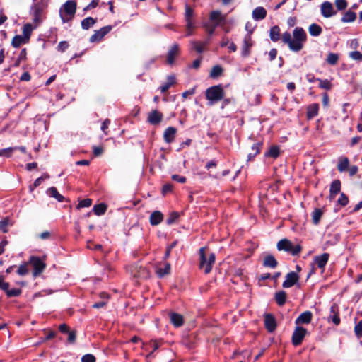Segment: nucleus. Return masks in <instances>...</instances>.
I'll list each match as a JSON object with an SVG mask.
<instances>
[{
    "instance_id": "72a5a7b5",
    "label": "nucleus",
    "mask_w": 362,
    "mask_h": 362,
    "mask_svg": "<svg viewBox=\"0 0 362 362\" xmlns=\"http://www.w3.org/2000/svg\"><path fill=\"white\" fill-rule=\"evenodd\" d=\"M170 270V265L169 263H166L165 264L164 268L157 267L156 269V273L160 278L163 277L164 276L168 274Z\"/></svg>"
},
{
    "instance_id": "4c0bfd02",
    "label": "nucleus",
    "mask_w": 362,
    "mask_h": 362,
    "mask_svg": "<svg viewBox=\"0 0 362 362\" xmlns=\"http://www.w3.org/2000/svg\"><path fill=\"white\" fill-rule=\"evenodd\" d=\"M47 192L50 197L55 198L57 201H59V202L64 201V197L58 192L56 187H50L48 189Z\"/></svg>"
},
{
    "instance_id": "f03ea898",
    "label": "nucleus",
    "mask_w": 362,
    "mask_h": 362,
    "mask_svg": "<svg viewBox=\"0 0 362 362\" xmlns=\"http://www.w3.org/2000/svg\"><path fill=\"white\" fill-rule=\"evenodd\" d=\"M76 8V0H68L59 9V16L64 23L71 21L74 18Z\"/></svg>"
},
{
    "instance_id": "2eb2a0df",
    "label": "nucleus",
    "mask_w": 362,
    "mask_h": 362,
    "mask_svg": "<svg viewBox=\"0 0 362 362\" xmlns=\"http://www.w3.org/2000/svg\"><path fill=\"white\" fill-rule=\"evenodd\" d=\"M194 11L188 5L185 6V18L186 21V27L187 30L194 29V25L192 20Z\"/></svg>"
},
{
    "instance_id": "423d86ee",
    "label": "nucleus",
    "mask_w": 362,
    "mask_h": 362,
    "mask_svg": "<svg viewBox=\"0 0 362 362\" xmlns=\"http://www.w3.org/2000/svg\"><path fill=\"white\" fill-rule=\"evenodd\" d=\"M276 247L278 250L287 252L293 256L299 255L302 250V247L300 245H293L291 240L286 238L279 241Z\"/></svg>"
},
{
    "instance_id": "37998d69",
    "label": "nucleus",
    "mask_w": 362,
    "mask_h": 362,
    "mask_svg": "<svg viewBox=\"0 0 362 362\" xmlns=\"http://www.w3.org/2000/svg\"><path fill=\"white\" fill-rule=\"evenodd\" d=\"M279 148L276 146H273L265 155L273 158H276L279 156Z\"/></svg>"
},
{
    "instance_id": "c03bdc74",
    "label": "nucleus",
    "mask_w": 362,
    "mask_h": 362,
    "mask_svg": "<svg viewBox=\"0 0 362 362\" xmlns=\"http://www.w3.org/2000/svg\"><path fill=\"white\" fill-rule=\"evenodd\" d=\"M222 72H223L222 67L219 65H216L212 68L211 73H210V76L213 78H217L221 75Z\"/></svg>"
},
{
    "instance_id": "5fc2aeb1",
    "label": "nucleus",
    "mask_w": 362,
    "mask_h": 362,
    "mask_svg": "<svg viewBox=\"0 0 362 362\" xmlns=\"http://www.w3.org/2000/svg\"><path fill=\"white\" fill-rule=\"evenodd\" d=\"M21 293V290L19 288L8 289L6 293L8 297H16L18 296Z\"/></svg>"
},
{
    "instance_id": "ea45409f",
    "label": "nucleus",
    "mask_w": 362,
    "mask_h": 362,
    "mask_svg": "<svg viewBox=\"0 0 362 362\" xmlns=\"http://www.w3.org/2000/svg\"><path fill=\"white\" fill-rule=\"evenodd\" d=\"M262 147V144L258 142L255 144L252 147V152L248 154V160H250L257 155Z\"/></svg>"
},
{
    "instance_id": "864d4df0",
    "label": "nucleus",
    "mask_w": 362,
    "mask_h": 362,
    "mask_svg": "<svg viewBox=\"0 0 362 362\" xmlns=\"http://www.w3.org/2000/svg\"><path fill=\"white\" fill-rule=\"evenodd\" d=\"M92 204V200L90 199H84L79 202L77 205V209L89 207Z\"/></svg>"
},
{
    "instance_id": "7c9ffc66",
    "label": "nucleus",
    "mask_w": 362,
    "mask_h": 362,
    "mask_svg": "<svg viewBox=\"0 0 362 362\" xmlns=\"http://www.w3.org/2000/svg\"><path fill=\"white\" fill-rule=\"evenodd\" d=\"M269 37L273 42H277L280 39V28L279 26H273L269 31Z\"/></svg>"
},
{
    "instance_id": "49530a36",
    "label": "nucleus",
    "mask_w": 362,
    "mask_h": 362,
    "mask_svg": "<svg viewBox=\"0 0 362 362\" xmlns=\"http://www.w3.org/2000/svg\"><path fill=\"white\" fill-rule=\"evenodd\" d=\"M49 176L48 174L47 173H45L43 175H42L41 177H38L37 179H36L33 183V185L32 186H30V190L32 192L33 191V189L35 188H36L37 187H38L39 185H41V183L42 182V181L45 180V179H47L49 178Z\"/></svg>"
},
{
    "instance_id": "1a4fd4ad",
    "label": "nucleus",
    "mask_w": 362,
    "mask_h": 362,
    "mask_svg": "<svg viewBox=\"0 0 362 362\" xmlns=\"http://www.w3.org/2000/svg\"><path fill=\"white\" fill-rule=\"evenodd\" d=\"M112 29V25H107L101 28L98 30H95L90 37V42H100L107 33Z\"/></svg>"
},
{
    "instance_id": "680f3d73",
    "label": "nucleus",
    "mask_w": 362,
    "mask_h": 362,
    "mask_svg": "<svg viewBox=\"0 0 362 362\" xmlns=\"http://www.w3.org/2000/svg\"><path fill=\"white\" fill-rule=\"evenodd\" d=\"M67 333H68V341L71 344H74L76 341V331H69Z\"/></svg>"
},
{
    "instance_id": "a18cd8bd",
    "label": "nucleus",
    "mask_w": 362,
    "mask_h": 362,
    "mask_svg": "<svg viewBox=\"0 0 362 362\" xmlns=\"http://www.w3.org/2000/svg\"><path fill=\"white\" fill-rule=\"evenodd\" d=\"M317 81H319V87L322 89L325 90H330L332 88L331 82L327 79H320L317 78Z\"/></svg>"
},
{
    "instance_id": "5701e85b",
    "label": "nucleus",
    "mask_w": 362,
    "mask_h": 362,
    "mask_svg": "<svg viewBox=\"0 0 362 362\" xmlns=\"http://www.w3.org/2000/svg\"><path fill=\"white\" fill-rule=\"evenodd\" d=\"M267 16V11L262 6L257 7L252 11V18L255 21L264 19Z\"/></svg>"
},
{
    "instance_id": "f8f14e48",
    "label": "nucleus",
    "mask_w": 362,
    "mask_h": 362,
    "mask_svg": "<svg viewBox=\"0 0 362 362\" xmlns=\"http://www.w3.org/2000/svg\"><path fill=\"white\" fill-rule=\"evenodd\" d=\"M264 317L265 328L269 332H273L276 328L275 317L270 313H266Z\"/></svg>"
},
{
    "instance_id": "39448f33",
    "label": "nucleus",
    "mask_w": 362,
    "mask_h": 362,
    "mask_svg": "<svg viewBox=\"0 0 362 362\" xmlns=\"http://www.w3.org/2000/svg\"><path fill=\"white\" fill-rule=\"evenodd\" d=\"M205 252V247H201L199 249V268L204 269L205 274H209L212 269L216 256L215 254L212 252L207 256Z\"/></svg>"
},
{
    "instance_id": "bb28decb",
    "label": "nucleus",
    "mask_w": 362,
    "mask_h": 362,
    "mask_svg": "<svg viewBox=\"0 0 362 362\" xmlns=\"http://www.w3.org/2000/svg\"><path fill=\"white\" fill-rule=\"evenodd\" d=\"M170 322L176 327L183 325L184 320L182 315L178 313H173L170 314Z\"/></svg>"
},
{
    "instance_id": "bf43d9fd",
    "label": "nucleus",
    "mask_w": 362,
    "mask_h": 362,
    "mask_svg": "<svg viewBox=\"0 0 362 362\" xmlns=\"http://www.w3.org/2000/svg\"><path fill=\"white\" fill-rule=\"evenodd\" d=\"M95 357L93 354H85L81 358V362H95Z\"/></svg>"
},
{
    "instance_id": "3c124183",
    "label": "nucleus",
    "mask_w": 362,
    "mask_h": 362,
    "mask_svg": "<svg viewBox=\"0 0 362 362\" xmlns=\"http://www.w3.org/2000/svg\"><path fill=\"white\" fill-rule=\"evenodd\" d=\"M334 4L339 11L345 10L348 6L346 0H335Z\"/></svg>"
},
{
    "instance_id": "c9c22d12",
    "label": "nucleus",
    "mask_w": 362,
    "mask_h": 362,
    "mask_svg": "<svg viewBox=\"0 0 362 362\" xmlns=\"http://www.w3.org/2000/svg\"><path fill=\"white\" fill-rule=\"evenodd\" d=\"M106 210L107 206L103 203L96 204L93 208L94 214L97 216L103 215L105 213Z\"/></svg>"
},
{
    "instance_id": "c85d7f7f",
    "label": "nucleus",
    "mask_w": 362,
    "mask_h": 362,
    "mask_svg": "<svg viewBox=\"0 0 362 362\" xmlns=\"http://www.w3.org/2000/svg\"><path fill=\"white\" fill-rule=\"evenodd\" d=\"M175 83V76L174 75L168 76L167 81L164 83L160 87L161 93L166 92L173 84Z\"/></svg>"
},
{
    "instance_id": "f3484780",
    "label": "nucleus",
    "mask_w": 362,
    "mask_h": 362,
    "mask_svg": "<svg viewBox=\"0 0 362 362\" xmlns=\"http://www.w3.org/2000/svg\"><path fill=\"white\" fill-rule=\"evenodd\" d=\"M313 317V314L310 311H305L302 313L295 320V323L297 326L303 324H309Z\"/></svg>"
},
{
    "instance_id": "de8ad7c7",
    "label": "nucleus",
    "mask_w": 362,
    "mask_h": 362,
    "mask_svg": "<svg viewBox=\"0 0 362 362\" xmlns=\"http://www.w3.org/2000/svg\"><path fill=\"white\" fill-rule=\"evenodd\" d=\"M339 60V55L335 53H329L327 57V62L330 65H335Z\"/></svg>"
},
{
    "instance_id": "ddd939ff",
    "label": "nucleus",
    "mask_w": 362,
    "mask_h": 362,
    "mask_svg": "<svg viewBox=\"0 0 362 362\" xmlns=\"http://www.w3.org/2000/svg\"><path fill=\"white\" fill-rule=\"evenodd\" d=\"M328 321L332 322L335 325H339L340 324L341 320L339 317V307L335 303H334L330 308V313L328 317Z\"/></svg>"
},
{
    "instance_id": "79ce46f5",
    "label": "nucleus",
    "mask_w": 362,
    "mask_h": 362,
    "mask_svg": "<svg viewBox=\"0 0 362 362\" xmlns=\"http://www.w3.org/2000/svg\"><path fill=\"white\" fill-rule=\"evenodd\" d=\"M191 43L192 45L193 49H194L198 53H202L203 52L204 48L207 42L192 41Z\"/></svg>"
},
{
    "instance_id": "2f4dec72",
    "label": "nucleus",
    "mask_w": 362,
    "mask_h": 362,
    "mask_svg": "<svg viewBox=\"0 0 362 362\" xmlns=\"http://www.w3.org/2000/svg\"><path fill=\"white\" fill-rule=\"evenodd\" d=\"M28 42L26 38L23 35H16L11 42V45L14 47H19L21 45L25 44Z\"/></svg>"
},
{
    "instance_id": "a878e982",
    "label": "nucleus",
    "mask_w": 362,
    "mask_h": 362,
    "mask_svg": "<svg viewBox=\"0 0 362 362\" xmlns=\"http://www.w3.org/2000/svg\"><path fill=\"white\" fill-rule=\"evenodd\" d=\"M278 262L272 255H267L264 259L263 265L266 267L274 269L276 267Z\"/></svg>"
},
{
    "instance_id": "e433bc0d",
    "label": "nucleus",
    "mask_w": 362,
    "mask_h": 362,
    "mask_svg": "<svg viewBox=\"0 0 362 362\" xmlns=\"http://www.w3.org/2000/svg\"><path fill=\"white\" fill-rule=\"evenodd\" d=\"M34 28H35V26L33 27L30 23H26L23 25V36L28 41Z\"/></svg>"
},
{
    "instance_id": "58836bf2",
    "label": "nucleus",
    "mask_w": 362,
    "mask_h": 362,
    "mask_svg": "<svg viewBox=\"0 0 362 362\" xmlns=\"http://www.w3.org/2000/svg\"><path fill=\"white\" fill-rule=\"evenodd\" d=\"M322 211L320 209H315L312 213V221L315 225H317L320 223L321 217L322 216Z\"/></svg>"
},
{
    "instance_id": "8fccbe9b",
    "label": "nucleus",
    "mask_w": 362,
    "mask_h": 362,
    "mask_svg": "<svg viewBox=\"0 0 362 362\" xmlns=\"http://www.w3.org/2000/svg\"><path fill=\"white\" fill-rule=\"evenodd\" d=\"M28 262L26 263H24L23 264H21L17 270L18 274L20 276H25L27 274H28Z\"/></svg>"
},
{
    "instance_id": "603ef678",
    "label": "nucleus",
    "mask_w": 362,
    "mask_h": 362,
    "mask_svg": "<svg viewBox=\"0 0 362 362\" xmlns=\"http://www.w3.org/2000/svg\"><path fill=\"white\" fill-rule=\"evenodd\" d=\"M337 203L342 206H345L349 203V198L344 193H341L337 200Z\"/></svg>"
},
{
    "instance_id": "0eeeda50",
    "label": "nucleus",
    "mask_w": 362,
    "mask_h": 362,
    "mask_svg": "<svg viewBox=\"0 0 362 362\" xmlns=\"http://www.w3.org/2000/svg\"><path fill=\"white\" fill-rule=\"evenodd\" d=\"M28 263L33 267L34 277L39 276L45 269L46 264L45 262L36 256H31L29 259Z\"/></svg>"
},
{
    "instance_id": "393cba45",
    "label": "nucleus",
    "mask_w": 362,
    "mask_h": 362,
    "mask_svg": "<svg viewBox=\"0 0 362 362\" xmlns=\"http://www.w3.org/2000/svg\"><path fill=\"white\" fill-rule=\"evenodd\" d=\"M341 185V181L339 180H334L332 181L329 188V193L332 197H335L340 192Z\"/></svg>"
},
{
    "instance_id": "b1692460",
    "label": "nucleus",
    "mask_w": 362,
    "mask_h": 362,
    "mask_svg": "<svg viewBox=\"0 0 362 362\" xmlns=\"http://www.w3.org/2000/svg\"><path fill=\"white\" fill-rule=\"evenodd\" d=\"M163 219V214L159 211H155L150 216V223L152 226H157L162 222Z\"/></svg>"
},
{
    "instance_id": "338daca9",
    "label": "nucleus",
    "mask_w": 362,
    "mask_h": 362,
    "mask_svg": "<svg viewBox=\"0 0 362 362\" xmlns=\"http://www.w3.org/2000/svg\"><path fill=\"white\" fill-rule=\"evenodd\" d=\"M172 180L180 183H185L186 182V177L178 175H172Z\"/></svg>"
},
{
    "instance_id": "6e6552de",
    "label": "nucleus",
    "mask_w": 362,
    "mask_h": 362,
    "mask_svg": "<svg viewBox=\"0 0 362 362\" xmlns=\"http://www.w3.org/2000/svg\"><path fill=\"white\" fill-rule=\"evenodd\" d=\"M307 334V329L303 327L297 326L292 334V343L295 346L300 345Z\"/></svg>"
},
{
    "instance_id": "69168bd1",
    "label": "nucleus",
    "mask_w": 362,
    "mask_h": 362,
    "mask_svg": "<svg viewBox=\"0 0 362 362\" xmlns=\"http://www.w3.org/2000/svg\"><path fill=\"white\" fill-rule=\"evenodd\" d=\"M8 223V221L7 219H4L0 221V230H2L3 233L8 232V228H7Z\"/></svg>"
},
{
    "instance_id": "6e6d98bb",
    "label": "nucleus",
    "mask_w": 362,
    "mask_h": 362,
    "mask_svg": "<svg viewBox=\"0 0 362 362\" xmlns=\"http://www.w3.org/2000/svg\"><path fill=\"white\" fill-rule=\"evenodd\" d=\"M218 25H216V24L214 23L212 24H205L204 25V27L206 28V32L208 33V34L209 35H211L214 34L216 28L218 27Z\"/></svg>"
},
{
    "instance_id": "473e14b6",
    "label": "nucleus",
    "mask_w": 362,
    "mask_h": 362,
    "mask_svg": "<svg viewBox=\"0 0 362 362\" xmlns=\"http://www.w3.org/2000/svg\"><path fill=\"white\" fill-rule=\"evenodd\" d=\"M275 300L276 303L282 306L285 304L286 300V293L284 291H280L279 292H276L275 294Z\"/></svg>"
},
{
    "instance_id": "9d476101",
    "label": "nucleus",
    "mask_w": 362,
    "mask_h": 362,
    "mask_svg": "<svg viewBox=\"0 0 362 362\" xmlns=\"http://www.w3.org/2000/svg\"><path fill=\"white\" fill-rule=\"evenodd\" d=\"M253 46L251 35L247 33L245 35L241 47V55L243 57H247L250 54V49Z\"/></svg>"
},
{
    "instance_id": "aec40b11",
    "label": "nucleus",
    "mask_w": 362,
    "mask_h": 362,
    "mask_svg": "<svg viewBox=\"0 0 362 362\" xmlns=\"http://www.w3.org/2000/svg\"><path fill=\"white\" fill-rule=\"evenodd\" d=\"M179 51L180 49L178 44H174L170 48V49L168 51L167 56V62L169 64L171 65L174 63L175 58L178 54Z\"/></svg>"
},
{
    "instance_id": "20e7f679",
    "label": "nucleus",
    "mask_w": 362,
    "mask_h": 362,
    "mask_svg": "<svg viewBox=\"0 0 362 362\" xmlns=\"http://www.w3.org/2000/svg\"><path fill=\"white\" fill-rule=\"evenodd\" d=\"M205 95L208 100V105H213L223 99L225 93L222 86L217 85L208 88L206 90Z\"/></svg>"
},
{
    "instance_id": "dca6fc26",
    "label": "nucleus",
    "mask_w": 362,
    "mask_h": 362,
    "mask_svg": "<svg viewBox=\"0 0 362 362\" xmlns=\"http://www.w3.org/2000/svg\"><path fill=\"white\" fill-rule=\"evenodd\" d=\"M329 258V254L323 253L320 255H317L314 257V263L317 266L318 268L324 270L327 265Z\"/></svg>"
},
{
    "instance_id": "f704fd0d",
    "label": "nucleus",
    "mask_w": 362,
    "mask_h": 362,
    "mask_svg": "<svg viewBox=\"0 0 362 362\" xmlns=\"http://www.w3.org/2000/svg\"><path fill=\"white\" fill-rule=\"evenodd\" d=\"M96 23V20L92 17H87L81 21V27L83 30H88Z\"/></svg>"
},
{
    "instance_id": "4d7b16f0",
    "label": "nucleus",
    "mask_w": 362,
    "mask_h": 362,
    "mask_svg": "<svg viewBox=\"0 0 362 362\" xmlns=\"http://www.w3.org/2000/svg\"><path fill=\"white\" fill-rule=\"evenodd\" d=\"M354 332L357 337H362V320L356 325L354 327Z\"/></svg>"
},
{
    "instance_id": "052dcab7",
    "label": "nucleus",
    "mask_w": 362,
    "mask_h": 362,
    "mask_svg": "<svg viewBox=\"0 0 362 362\" xmlns=\"http://www.w3.org/2000/svg\"><path fill=\"white\" fill-rule=\"evenodd\" d=\"M179 218V214L177 212H173L170 214L169 218L167 219V223L168 225L174 223Z\"/></svg>"
},
{
    "instance_id": "7ed1b4c3",
    "label": "nucleus",
    "mask_w": 362,
    "mask_h": 362,
    "mask_svg": "<svg viewBox=\"0 0 362 362\" xmlns=\"http://www.w3.org/2000/svg\"><path fill=\"white\" fill-rule=\"evenodd\" d=\"M45 7L46 3L39 2L37 0H33V4L30 8V14L32 16L35 28H37L43 21Z\"/></svg>"
},
{
    "instance_id": "e2e57ef3",
    "label": "nucleus",
    "mask_w": 362,
    "mask_h": 362,
    "mask_svg": "<svg viewBox=\"0 0 362 362\" xmlns=\"http://www.w3.org/2000/svg\"><path fill=\"white\" fill-rule=\"evenodd\" d=\"M99 1L100 0H92L90 3L83 8V11H87L90 9L95 8L98 5Z\"/></svg>"
},
{
    "instance_id": "cd10ccee",
    "label": "nucleus",
    "mask_w": 362,
    "mask_h": 362,
    "mask_svg": "<svg viewBox=\"0 0 362 362\" xmlns=\"http://www.w3.org/2000/svg\"><path fill=\"white\" fill-rule=\"evenodd\" d=\"M308 32L311 36L318 37L321 35L322 28L317 23H312L308 27Z\"/></svg>"
},
{
    "instance_id": "c756f323",
    "label": "nucleus",
    "mask_w": 362,
    "mask_h": 362,
    "mask_svg": "<svg viewBox=\"0 0 362 362\" xmlns=\"http://www.w3.org/2000/svg\"><path fill=\"white\" fill-rule=\"evenodd\" d=\"M356 19V13L351 11H347L341 18L343 23H352Z\"/></svg>"
},
{
    "instance_id": "13d9d810",
    "label": "nucleus",
    "mask_w": 362,
    "mask_h": 362,
    "mask_svg": "<svg viewBox=\"0 0 362 362\" xmlns=\"http://www.w3.org/2000/svg\"><path fill=\"white\" fill-rule=\"evenodd\" d=\"M349 56L354 60L362 61V54L358 51L351 52Z\"/></svg>"
},
{
    "instance_id": "6ab92c4d",
    "label": "nucleus",
    "mask_w": 362,
    "mask_h": 362,
    "mask_svg": "<svg viewBox=\"0 0 362 362\" xmlns=\"http://www.w3.org/2000/svg\"><path fill=\"white\" fill-rule=\"evenodd\" d=\"M176 132V128L173 127H168L163 133L164 141L168 144L172 143L175 139Z\"/></svg>"
},
{
    "instance_id": "412c9836",
    "label": "nucleus",
    "mask_w": 362,
    "mask_h": 362,
    "mask_svg": "<svg viewBox=\"0 0 362 362\" xmlns=\"http://www.w3.org/2000/svg\"><path fill=\"white\" fill-rule=\"evenodd\" d=\"M319 104L313 103L308 106L306 116L308 119H311L318 115L319 112Z\"/></svg>"
},
{
    "instance_id": "774afa93",
    "label": "nucleus",
    "mask_w": 362,
    "mask_h": 362,
    "mask_svg": "<svg viewBox=\"0 0 362 362\" xmlns=\"http://www.w3.org/2000/svg\"><path fill=\"white\" fill-rule=\"evenodd\" d=\"M349 174L351 177L354 176L358 172V167L356 165H351L347 169Z\"/></svg>"
},
{
    "instance_id": "a19ab883",
    "label": "nucleus",
    "mask_w": 362,
    "mask_h": 362,
    "mask_svg": "<svg viewBox=\"0 0 362 362\" xmlns=\"http://www.w3.org/2000/svg\"><path fill=\"white\" fill-rule=\"evenodd\" d=\"M221 16H222V14H221V11H213L211 12L209 18H210V20L216 24V25L219 26V21L221 19Z\"/></svg>"
},
{
    "instance_id": "a211bd4d",
    "label": "nucleus",
    "mask_w": 362,
    "mask_h": 362,
    "mask_svg": "<svg viewBox=\"0 0 362 362\" xmlns=\"http://www.w3.org/2000/svg\"><path fill=\"white\" fill-rule=\"evenodd\" d=\"M163 114L158 110H152L148 116V122L153 125L159 124L163 119Z\"/></svg>"
},
{
    "instance_id": "0e129e2a",
    "label": "nucleus",
    "mask_w": 362,
    "mask_h": 362,
    "mask_svg": "<svg viewBox=\"0 0 362 362\" xmlns=\"http://www.w3.org/2000/svg\"><path fill=\"white\" fill-rule=\"evenodd\" d=\"M69 47V43L66 41H61L57 45V49L60 52H64Z\"/></svg>"
},
{
    "instance_id": "4be33fe9",
    "label": "nucleus",
    "mask_w": 362,
    "mask_h": 362,
    "mask_svg": "<svg viewBox=\"0 0 362 362\" xmlns=\"http://www.w3.org/2000/svg\"><path fill=\"white\" fill-rule=\"evenodd\" d=\"M349 164L350 162L347 157L340 156L338 158L337 170L340 173H343L347 170L349 167Z\"/></svg>"
},
{
    "instance_id": "4468645a",
    "label": "nucleus",
    "mask_w": 362,
    "mask_h": 362,
    "mask_svg": "<svg viewBox=\"0 0 362 362\" xmlns=\"http://www.w3.org/2000/svg\"><path fill=\"white\" fill-rule=\"evenodd\" d=\"M299 276L296 272H291L286 274V280L283 282L282 286L284 288H291L297 283Z\"/></svg>"
},
{
    "instance_id": "9b49d317",
    "label": "nucleus",
    "mask_w": 362,
    "mask_h": 362,
    "mask_svg": "<svg viewBox=\"0 0 362 362\" xmlns=\"http://www.w3.org/2000/svg\"><path fill=\"white\" fill-rule=\"evenodd\" d=\"M320 12L324 18H328L337 14L332 4L329 1H324L320 6Z\"/></svg>"
},
{
    "instance_id": "09e8293b",
    "label": "nucleus",
    "mask_w": 362,
    "mask_h": 362,
    "mask_svg": "<svg viewBox=\"0 0 362 362\" xmlns=\"http://www.w3.org/2000/svg\"><path fill=\"white\" fill-rule=\"evenodd\" d=\"M14 151H16V148L9 147L7 148L1 149L0 150V156L10 158L12 155V153Z\"/></svg>"
},
{
    "instance_id": "f257e3e1",
    "label": "nucleus",
    "mask_w": 362,
    "mask_h": 362,
    "mask_svg": "<svg viewBox=\"0 0 362 362\" xmlns=\"http://www.w3.org/2000/svg\"><path fill=\"white\" fill-rule=\"evenodd\" d=\"M282 42L288 46L290 50L298 52L300 51L307 40V34L301 27H296L293 35L289 32H284L281 35Z\"/></svg>"
}]
</instances>
